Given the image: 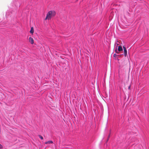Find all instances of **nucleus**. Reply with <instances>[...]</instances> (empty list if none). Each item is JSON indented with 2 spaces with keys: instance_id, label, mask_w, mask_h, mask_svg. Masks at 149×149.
Masks as SVG:
<instances>
[{
  "instance_id": "f257e3e1",
  "label": "nucleus",
  "mask_w": 149,
  "mask_h": 149,
  "mask_svg": "<svg viewBox=\"0 0 149 149\" xmlns=\"http://www.w3.org/2000/svg\"><path fill=\"white\" fill-rule=\"evenodd\" d=\"M56 15V12L54 10H51L49 11L47 14L45 18V20H49L52 17Z\"/></svg>"
},
{
  "instance_id": "f03ea898",
  "label": "nucleus",
  "mask_w": 149,
  "mask_h": 149,
  "mask_svg": "<svg viewBox=\"0 0 149 149\" xmlns=\"http://www.w3.org/2000/svg\"><path fill=\"white\" fill-rule=\"evenodd\" d=\"M123 48L124 51V56L125 57H126L127 55V50L126 48L125 47L123 46Z\"/></svg>"
},
{
  "instance_id": "7ed1b4c3",
  "label": "nucleus",
  "mask_w": 149,
  "mask_h": 149,
  "mask_svg": "<svg viewBox=\"0 0 149 149\" xmlns=\"http://www.w3.org/2000/svg\"><path fill=\"white\" fill-rule=\"evenodd\" d=\"M29 41L31 44H33L34 43V40L33 38L31 37H30L29 39Z\"/></svg>"
},
{
  "instance_id": "20e7f679",
  "label": "nucleus",
  "mask_w": 149,
  "mask_h": 149,
  "mask_svg": "<svg viewBox=\"0 0 149 149\" xmlns=\"http://www.w3.org/2000/svg\"><path fill=\"white\" fill-rule=\"evenodd\" d=\"M118 51L120 52L121 51H122L123 49H122V47H121V46H118Z\"/></svg>"
},
{
  "instance_id": "39448f33",
  "label": "nucleus",
  "mask_w": 149,
  "mask_h": 149,
  "mask_svg": "<svg viewBox=\"0 0 149 149\" xmlns=\"http://www.w3.org/2000/svg\"><path fill=\"white\" fill-rule=\"evenodd\" d=\"M53 143V141H49L46 142H45V144H49L50 143Z\"/></svg>"
},
{
  "instance_id": "423d86ee",
  "label": "nucleus",
  "mask_w": 149,
  "mask_h": 149,
  "mask_svg": "<svg viewBox=\"0 0 149 149\" xmlns=\"http://www.w3.org/2000/svg\"><path fill=\"white\" fill-rule=\"evenodd\" d=\"M30 33L32 34H33L34 32V29L33 27H32L31 28V30L30 31Z\"/></svg>"
},
{
  "instance_id": "0eeeda50",
  "label": "nucleus",
  "mask_w": 149,
  "mask_h": 149,
  "mask_svg": "<svg viewBox=\"0 0 149 149\" xmlns=\"http://www.w3.org/2000/svg\"><path fill=\"white\" fill-rule=\"evenodd\" d=\"M38 136H39V137L41 139H43V137L42 136L39 135H38Z\"/></svg>"
},
{
  "instance_id": "6e6552de",
  "label": "nucleus",
  "mask_w": 149,
  "mask_h": 149,
  "mask_svg": "<svg viewBox=\"0 0 149 149\" xmlns=\"http://www.w3.org/2000/svg\"><path fill=\"white\" fill-rule=\"evenodd\" d=\"M115 51L116 52L117 54H119V51H118V50H117V49H116L115 50Z\"/></svg>"
},
{
  "instance_id": "1a4fd4ad",
  "label": "nucleus",
  "mask_w": 149,
  "mask_h": 149,
  "mask_svg": "<svg viewBox=\"0 0 149 149\" xmlns=\"http://www.w3.org/2000/svg\"><path fill=\"white\" fill-rule=\"evenodd\" d=\"M117 56V55L116 54H114L113 55V56L115 57H116V56Z\"/></svg>"
},
{
  "instance_id": "9d476101",
  "label": "nucleus",
  "mask_w": 149,
  "mask_h": 149,
  "mask_svg": "<svg viewBox=\"0 0 149 149\" xmlns=\"http://www.w3.org/2000/svg\"><path fill=\"white\" fill-rule=\"evenodd\" d=\"M2 148V146L0 144V148Z\"/></svg>"
},
{
  "instance_id": "9b49d317",
  "label": "nucleus",
  "mask_w": 149,
  "mask_h": 149,
  "mask_svg": "<svg viewBox=\"0 0 149 149\" xmlns=\"http://www.w3.org/2000/svg\"><path fill=\"white\" fill-rule=\"evenodd\" d=\"M110 133L109 135L108 136V139H107V141L108 140V139H109V138L110 136Z\"/></svg>"
},
{
  "instance_id": "f8f14e48",
  "label": "nucleus",
  "mask_w": 149,
  "mask_h": 149,
  "mask_svg": "<svg viewBox=\"0 0 149 149\" xmlns=\"http://www.w3.org/2000/svg\"><path fill=\"white\" fill-rule=\"evenodd\" d=\"M130 86H129V88H128L129 89H130Z\"/></svg>"
}]
</instances>
